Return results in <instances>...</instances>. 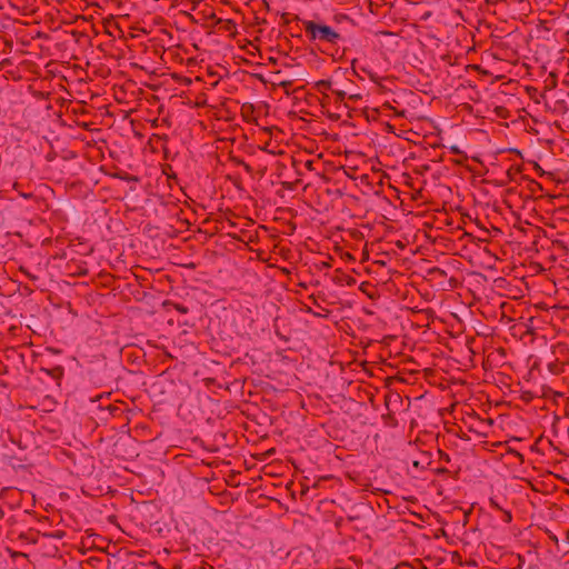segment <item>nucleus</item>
<instances>
[{"instance_id": "2eb2a0df", "label": "nucleus", "mask_w": 569, "mask_h": 569, "mask_svg": "<svg viewBox=\"0 0 569 569\" xmlns=\"http://www.w3.org/2000/svg\"><path fill=\"white\" fill-rule=\"evenodd\" d=\"M121 179H123V180H126V181H131V180H134V181H136V180H137V178L131 177V176H128V174H126L124 177H121Z\"/></svg>"}, {"instance_id": "ddd939ff", "label": "nucleus", "mask_w": 569, "mask_h": 569, "mask_svg": "<svg viewBox=\"0 0 569 569\" xmlns=\"http://www.w3.org/2000/svg\"><path fill=\"white\" fill-rule=\"evenodd\" d=\"M490 506L497 510L502 511L503 509L498 505V502L493 499H490Z\"/></svg>"}, {"instance_id": "9b49d317", "label": "nucleus", "mask_w": 569, "mask_h": 569, "mask_svg": "<svg viewBox=\"0 0 569 569\" xmlns=\"http://www.w3.org/2000/svg\"><path fill=\"white\" fill-rule=\"evenodd\" d=\"M439 455H440V459L445 462H450V457L448 453L443 452V451H439Z\"/></svg>"}, {"instance_id": "9d476101", "label": "nucleus", "mask_w": 569, "mask_h": 569, "mask_svg": "<svg viewBox=\"0 0 569 569\" xmlns=\"http://www.w3.org/2000/svg\"><path fill=\"white\" fill-rule=\"evenodd\" d=\"M238 163L240 166H242L244 168V170L248 172V173H251L252 172V168L250 164H248L247 162H244L243 160H239Z\"/></svg>"}, {"instance_id": "423d86ee", "label": "nucleus", "mask_w": 569, "mask_h": 569, "mask_svg": "<svg viewBox=\"0 0 569 569\" xmlns=\"http://www.w3.org/2000/svg\"><path fill=\"white\" fill-rule=\"evenodd\" d=\"M332 93L337 96V101H342L347 97V93L343 90H332Z\"/></svg>"}, {"instance_id": "1a4fd4ad", "label": "nucleus", "mask_w": 569, "mask_h": 569, "mask_svg": "<svg viewBox=\"0 0 569 569\" xmlns=\"http://www.w3.org/2000/svg\"><path fill=\"white\" fill-rule=\"evenodd\" d=\"M174 309L177 311H179L180 313H187L188 312V308L184 307L183 305H180V303H176L174 305Z\"/></svg>"}, {"instance_id": "dca6fc26", "label": "nucleus", "mask_w": 569, "mask_h": 569, "mask_svg": "<svg viewBox=\"0 0 569 569\" xmlns=\"http://www.w3.org/2000/svg\"><path fill=\"white\" fill-rule=\"evenodd\" d=\"M562 543L569 546V530L566 532V538L562 540Z\"/></svg>"}, {"instance_id": "f8f14e48", "label": "nucleus", "mask_w": 569, "mask_h": 569, "mask_svg": "<svg viewBox=\"0 0 569 569\" xmlns=\"http://www.w3.org/2000/svg\"><path fill=\"white\" fill-rule=\"evenodd\" d=\"M279 86H280V87H282L283 89H288V88H290V87L292 86V81H290V80H284V81H281V82L279 83Z\"/></svg>"}, {"instance_id": "0eeeda50", "label": "nucleus", "mask_w": 569, "mask_h": 569, "mask_svg": "<svg viewBox=\"0 0 569 569\" xmlns=\"http://www.w3.org/2000/svg\"><path fill=\"white\" fill-rule=\"evenodd\" d=\"M502 513H503V521H505L506 523L511 522V520H512L511 512H510V511H508V510H505V509H503V510H502Z\"/></svg>"}, {"instance_id": "aec40b11", "label": "nucleus", "mask_w": 569, "mask_h": 569, "mask_svg": "<svg viewBox=\"0 0 569 569\" xmlns=\"http://www.w3.org/2000/svg\"><path fill=\"white\" fill-rule=\"evenodd\" d=\"M227 23L231 24L232 27H234V23L231 20H228Z\"/></svg>"}, {"instance_id": "39448f33", "label": "nucleus", "mask_w": 569, "mask_h": 569, "mask_svg": "<svg viewBox=\"0 0 569 569\" xmlns=\"http://www.w3.org/2000/svg\"><path fill=\"white\" fill-rule=\"evenodd\" d=\"M546 533L548 535V538L556 545V547L558 549H560L559 548V539H558V537L553 532H551L550 530H546Z\"/></svg>"}, {"instance_id": "6ab92c4d", "label": "nucleus", "mask_w": 569, "mask_h": 569, "mask_svg": "<svg viewBox=\"0 0 569 569\" xmlns=\"http://www.w3.org/2000/svg\"><path fill=\"white\" fill-rule=\"evenodd\" d=\"M50 350H51L53 353H59V352H60L59 350L53 349V348H50Z\"/></svg>"}, {"instance_id": "20e7f679", "label": "nucleus", "mask_w": 569, "mask_h": 569, "mask_svg": "<svg viewBox=\"0 0 569 569\" xmlns=\"http://www.w3.org/2000/svg\"><path fill=\"white\" fill-rule=\"evenodd\" d=\"M315 88L319 92H323L325 90H330L331 89V81L330 80H319V81L316 82Z\"/></svg>"}, {"instance_id": "6e6552de", "label": "nucleus", "mask_w": 569, "mask_h": 569, "mask_svg": "<svg viewBox=\"0 0 569 569\" xmlns=\"http://www.w3.org/2000/svg\"><path fill=\"white\" fill-rule=\"evenodd\" d=\"M362 99V96L360 93H352L348 96V100L352 102H357Z\"/></svg>"}, {"instance_id": "7ed1b4c3", "label": "nucleus", "mask_w": 569, "mask_h": 569, "mask_svg": "<svg viewBox=\"0 0 569 569\" xmlns=\"http://www.w3.org/2000/svg\"><path fill=\"white\" fill-rule=\"evenodd\" d=\"M42 370L54 380H60L63 377V368L61 366H56L51 369Z\"/></svg>"}, {"instance_id": "a211bd4d", "label": "nucleus", "mask_w": 569, "mask_h": 569, "mask_svg": "<svg viewBox=\"0 0 569 569\" xmlns=\"http://www.w3.org/2000/svg\"><path fill=\"white\" fill-rule=\"evenodd\" d=\"M19 556L27 557V555H26V553H22V552H16V553L13 555V557H19Z\"/></svg>"}, {"instance_id": "412c9836", "label": "nucleus", "mask_w": 569, "mask_h": 569, "mask_svg": "<svg viewBox=\"0 0 569 569\" xmlns=\"http://www.w3.org/2000/svg\"><path fill=\"white\" fill-rule=\"evenodd\" d=\"M356 60H352V69L355 70Z\"/></svg>"}, {"instance_id": "4468645a", "label": "nucleus", "mask_w": 569, "mask_h": 569, "mask_svg": "<svg viewBox=\"0 0 569 569\" xmlns=\"http://www.w3.org/2000/svg\"><path fill=\"white\" fill-rule=\"evenodd\" d=\"M448 472H449V470L447 468H443V467L436 469V473L437 475H443V473H448Z\"/></svg>"}, {"instance_id": "f257e3e1", "label": "nucleus", "mask_w": 569, "mask_h": 569, "mask_svg": "<svg viewBox=\"0 0 569 569\" xmlns=\"http://www.w3.org/2000/svg\"><path fill=\"white\" fill-rule=\"evenodd\" d=\"M306 33L311 41L337 44L341 40L340 33L331 27L311 20L302 21Z\"/></svg>"}, {"instance_id": "f3484780", "label": "nucleus", "mask_w": 569, "mask_h": 569, "mask_svg": "<svg viewBox=\"0 0 569 569\" xmlns=\"http://www.w3.org/2000/svg\"><path fill=\"white\" fill-rule=\"evenodd\" d=\"M451 151H452L453 153H460V150H459V149H458V147H456V146L451 147Z\"/></svg>"}, {"instance_id": "f03ea898", "label": "nucleus", "mask_w": 569, "mask_h": 569, "mask_svg": "<svg viewBox=\"0 0 569 569\" xmlns=\"http://www.w3.org/2000/svg\"><path fill=\"white\" fill-rule=\"evenodd\" d=\"M336 272L338 273L335 278V281L337 283H346L348 286H352L356 283L355 278H352L351 276H348V274L341 272L340 270H337Z\"/></svg>"}]
</instances>
